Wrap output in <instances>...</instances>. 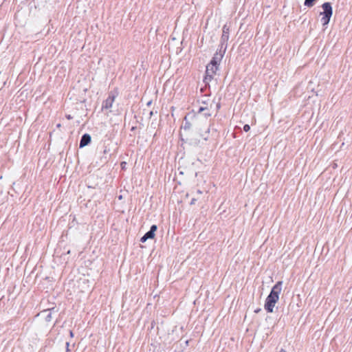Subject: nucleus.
Returning <instances> with one entry per match:
<instances>
[{"label":"nucleus","instance_id":"bb28decb","mask_svg":"<svg viewBox=\"0 0 352 352\" xmlns=\"http://www.w3.org/2000/svg\"><path fill=\"white\" fill-rule=\"evenodd\" d=\"M69 333H70V336H71V337H73V336H74L73 332H72V331H70Z\"/></svg>","mask_w":352,"mask_h":352},{"label":"nucleus","instance_id":"cd10ccee","mask_svg":"<svg viewBox=\"0 0 352 352\" xmlns=\"http://www.w3.org/2000/svg\"><path fill=\"white\" fill-rule=\"evenodd\" d=\"M197 192L198 194H201V193H202V192H201L200 190H197Z\"/></svg>","mask_w":352,"mask_h":352},{"label":"nucleus","instance_id":"20e7f679","mask_svg":"<svg viewBox=\"0 0 352 352\" xmlns=\"http://www.w3.org/2000/svg\"><path fill=\"white\" fill-rule=\"evenodd\" d=\"M230 32V25L225 24L222 28V34L220 39V44L219 45V49L225 50V51H226L228 46L227 42L229 40Z\"/></svg>","mask_w":352,"mask_h":352},{"label":"nucleus","instance_id":"a878e982","mask_svg":"<svg viewBox=\"0 0 352 352\" xmlns=\"http://www.w3.org/2000/svg\"><path fill=\"white\" fill-rule=\"evenodd\" d=\"M278 352H287L285 349H281Z\"/></svg>","mask_w":352,"mask_h":352},{"label":"nucleus","instance_id":"412c9836","mask_svg":"<svg viewBox=\"0 0 352 352\" xmlns=\"http://www.w3.org/2000/svg\"><path fill=\"white\" fill-rule=\"evenodd\" d=\"M216 107H217V109L219 110L220 109V107H221L220 103L217 102Z\"/></svg>","mask_w":352,"mask_h":352},{"label":"nucleus","instance_id":"6ab92c4d","mask_svg":"<svg viewBox=\"0 0 352 352\" xmlns=\"http://www.w3.org/2000/svg\"><path fill=\"white\" fill-rule=\"evenodd\" d=\"M205 119H203L202 118V120H204ZM203 122H201V124L199 125V127H201L202 128V131L204 130V122L202 121Z\"/></svg>","mask_w":352,"mask_h":352},{"label":"nucleus","instance_id":"6e6552de","mask_svg":"<svg viewBox=\"0 0 352 352\" xmlns=\"http://www.w3.org/2000/svg\"><path fill=\"white\" fill-rule=\"evenodd\" d=\"M204 130L202 131V129L200 131H196L199 136L202 138L204 140H208L209 138V133L210 130V124L206 120H204Z\"/></svg>","mask_w":352,"mask_h":352},{"label":"nucleus","instance_id":"aec40b11","mask_svg":"<svg viewBox=\"0 0 352 352\" xmlns=\"http://www.w3.org/2000/svg\"><path fill=\"white\" fill-rule=\"evenodd\" d=\"M261 311V308H257V309H256L254 310V312H255L256 314H258V313H259Z\"/></svg>","mask_w":352,"mask_h":352},{"label":"nucleus","instance_id":"0eeeda50","mask_svg":"<svg viewBox=\"0 0 352 352\" xmlns=\"http://www.w3.org/2000/svg\"><path fill=\"white\" fill-rule=\"evenodd\" d=\"M157 230V226L155 224L152 225L150 228V230L141 237L140 241L142 243H145L148 239H154Z\"/></svg>","mask_w":352,"mask_h":352},{"label":"nucleus","instance_id":"f03ea898","mask_svg":"<svg viewBox=\"0 0 352 352\" xmlns=\"http://www.w3.org/2000/svg\"><path fill=\"white\" fill-rule=\"evenodd\" d=\"M202 121L201 114L190 112L184 117L182 127L184 130H189L191 127H194L196 131H200L201 127H199V125L203 122Z\"/></svg>","mask_w":352,"mask_h":352},{"label":"nucleus","instance_id":"473e14b6","mask_svg":"<svg viewBox=\"0 0 352 352\" xmlns=\"http://www.w3.org/2000/svg\"><path fill=\"white\" fill-rule=\"evenodd\" d=\"M212 104L211 103V104H210V109L212 108Z\"/></svg>","mask_w":352,"mask_h":352},{"label":"nucleus","instance_id":"9d476101","mask_svg":"<svg viewBox=\"0 0 352 352\" xmlns=\"http://www.w3.org/2000/svg\"><path fill=\"white\" fill-rule=\"evenodd\" d=\"M91 137L89 133L83 134L80 140L79 147L83 148L89 145L91 143Z\"/></svg>","mask_w":352,"mask_h":352},{"label":"nucleus","instance_id":"1a4fd4ad","mask_svg":"<svg viewBox=\"0 0 352 352\" xmlns=\"http://www.w3.org/2000/svg\"><path fill=\"white\" fill-rule=\"evenodd\" d=\"M115 98H116V95L114 94H113L112 92H111L109 94V96L107 97V98L103 102L102 105V110L108 109L111 108L113 105Z\"/></svg>","mask_w":352,"mask_h":352},{"label":"nucleus","instance_id":"423d86ee","mask_svg":"<svg viewBox=\"0 0 352 352\" xmlns=\"http://www.w3.org/2000/svg\"><path fill=\"white\" fill-rule=\"evenodd\" d=\"M225 53V50L219 49L218 51H217L216 53L214 54L213 57L212 58L209 63L219 67V65L221 62L223 57L224 56Z\"/></svg>","mask_w":352,"mask_h":352},{"label":"nucleus","instance_id":"f8f14e48","mask_svg":"<svg viewBox=\"0 0 352 352\" xmlns=\"http://www.w3.org/2000/svg\"><path fill=\"white\" fill-rule=\"evenodd\" d=\"M316 1L317 0H305L304 5L309 8H311L314 6Z\"/></svg>","mask_w":352,"mask_h":352},{"label":"nucleus","instance_id":"a211bd4d","mask_svg":"<svg viewBox=\"0 0 352 352\" xmlns=\"http://www.w3.org/2000/svg\"><path fill=\"white\" fill-rule=\"evenodd\" d=\"M65 117L67 120H72L73 117L70 114H66Z\"/></svg>","mask_w":352,"mask_h":352},{"label":"nucleus","instance_id":"c756f323","mask_svg":"<svg viewBox=\"0 0 352 352\" xmlns=\"http://www.w3.org/2000/svg\"><path fill=\"white\" fill-rule=\"evenodd\" d=\"M188 342H189V341H188V340H186V345H188Z\"/></svg>","mask_w":352,"mask_h":352},{"label":"nucleus","instance_id":"f257e3e1","mask_svg":"<svg viewBox=\"0 0 352 352\" xmlns=\"http://www.w3.org/2000/svg\"><path fill=\"white\" fill-rule=\"evenodd\" d=\"M283 281H278L272 288L269 295L267 296L264 308L267 313H272L276 303L279 300V295L282 290Z\"/></svg>","mask_w":352,"mask_h":352},{"label":"nucleus","instance_id":"2f4dec72","mask_svg":"<svg viewBox=\"0 0 352 352\" xmlns=\"http://www.w3.org/2000/svg\"><path fill=\"white\" fill-rule=\"evenodd\" d=\"M67 254H70V250H68V251L67 252Z\"/></svg>","mask_w":352,"mask_h":352},{"label":"nucleus","instance_id":"f3484780","mask_svg":"<svg viewBox=\"0 0 352 352\" xmlns=\"http://www.w3.org/2000/svg\"><path fill=\"white\" fill-rule=\"evenodd\" d=\"M196 201H197V199L195 198H192L191 199V201H190V205H194L195 204Z\"/></svg>","mask_w":352,"mask_h":352},{"label":"nucleus","instance_id":"39448f33","mask_svg":"<svg viewBox=\"0 0 352 352\" xmlns=\"http://www.w3.org/2000/svg\"><path fill=\"white\" fill-rule=\"evenodd\" d=\"M218 69V66L208 63L206 66V76L204 77V82L207 84L211 81L213 78V75L216 74Z\"/></svg>","mask_w":352,"mask_h":352},{"label":"nucleus","instance_id":"ddd939ff","mask_svg":"<svg viewBox=\"0 0 352 352\" xmlns=\"http://www.w3.org/2000/svg\"><path fill=\"white\" fill-rule=\"evenodd\" d=\"M55 308H52V309H49L50 312L47 314V316H45V321L47 322H50L52 320V313H51V311L52 310H54ZM44 311H48V310H45Z\"/></svg>","mask_w":352,"mask_h":352},{"label":"nucleus","instance_id":"393cba45","mask_svg":"<svg viewBox=\"0 0 352 352\" xmlns=\"http://www.w3.org/2000/svg\"><path fill=\"white\" fill-rule=\"evenodd\" d=\"M69 342H66V346H67V351H69Z\"/></svg>","mask_w":352,"mask_h":352},{"label":"nucleus","instance_id":"7ed1b4c3","mask_svg":"<svg viewBox=\"0 0 352 352\" xmlns=\"http://www.w3.org/2000/svg\"><path fill=\"white\" fill-rule=\"evenodd\" d=\"M322 12H320V15L322 16L321 22L323 26L327 25L331 20L333 14V8L330 2H325L322 5Z\"/></svg>","mask_w":352,"mask_h":352},{"label":"nucleus","instance_id":"4be33fe9","mask_svg":"<svg viewBox=\"0 0 352 352\" xmlns=\"http://www.w3.org/2000/svg\"><path fill=\"white\" fill-rule=\"evenodd\" d=\"M151 104H152V100H149V101L146 103V105H147L148 107H149V106H151Z\"/></svg>","mask_w":352,"mask_h":352},{"label":"nucleus","instance_id":"b1692460","mask_svg":"<svg viewBox=\"0 0 352 352\" xmlns=\"http://www.w3.org/2000/svg\"><path fill=\"white\" fill-rule=\"evenodd\" d=\"M61 127V124L60 123L56 124V128L60 129Z\"/></svg>","mask_w":352,"mask_h":352},{"label":"nucleus","instance_id":"7c9ffc66","mask_svg":"<svg viewBox=\"0 0 352 352\" xmlns=\"http://www.w3.org/2000/svg\"><path fill=\"white\" fill-rule=\"evenodd\" d=\"M135 127L133 126V127L131 128V131L135 130Z\"/></svg>","mask_w":352,"mask_h":352},{"label":"nucleus","instance_id":"c85d7f7f","mask_svg":"<svg viewBox=\"0 0 352 352\" xmlns=\"http://www.w3.org/2000/svg\"><path fill=\"white\" fill-rule=\"evenodd\" d=\"M107 152H108L107 149V148H105V149L104 150V153H107Z\"/></svg>","mask_w":352,"mask_h":352},{"label":"nucleus","instance_id":"9b49d317","mask_svg":"<svg viewBox=\"0 0 352 352\" xmlns=\"http://www.w3.org/2000/svg\"><path fill=\"white\" fill-rule=\"evenodd\" d=\"M210 102V100L209 98H206V100H202L200 102L201 104H202V106H201L199 108V110L197 111V113H199V114H201V112L206 111V110H208V102Z\"/></svg>","mask_w":352,"mask_h":352},{"label":"nucleus","instance_id":"4468645a","mask_svg":"<svg viewBox=\"0 0 352 352\" xmlns=\"http://www.w3.org/2000/svg\"><path fill=\"white\" fill-rule=\"evenodd\" d=\"M205 111H206V112H205L203 115H202L201 113V115L202 116H204V118H203V119H206V120H207V118H208V117H210V116H211V113H210L209 109H208V110H206Z\"/></svg>","mask_w":352,"mask_h":352},{"label":"nucleus","instance_id":"5701e85b","mask_svg":"<svg viewBox=\"0 0 352 352\" xmlns=\"http://www.w3.org/2000/svg\"><path fill=\"white\" fill-rule=\"evenodd\" d=\"M153 111H151L150 113H149V116L150 118H151L153 116Z\"/></svg>","mask_w":352,"mask_h":352},{"label":"nucleus","instance_id":"2eb2a0df","mask_svg":"<svg viewBox=\"0 0 352 352\" xmlns=\"http://www.w3.org/2000/svg\"><path fill=\"white\" fill-rule=\"evenodd\" d=\"M243 131L248 132L250 130V126L248 124H245L243 128Z\"/></svg>","mask_w":352,"mask_h":352},{"label":"nucleus","instance_id":"dca6fc26","mask_svg":"<svg viewBox=\"0 0 352 352\" xmlns=\"http://www.w3.org/2000/svg\"><path fill=\"white\" fill-rule=\"evenodd\" d=\"M126 165V162H122L121 164H120L121 168L122 169H124L125 168Z\"/></svg>","mask_w":352,"mask_h":352}]
</instances>
